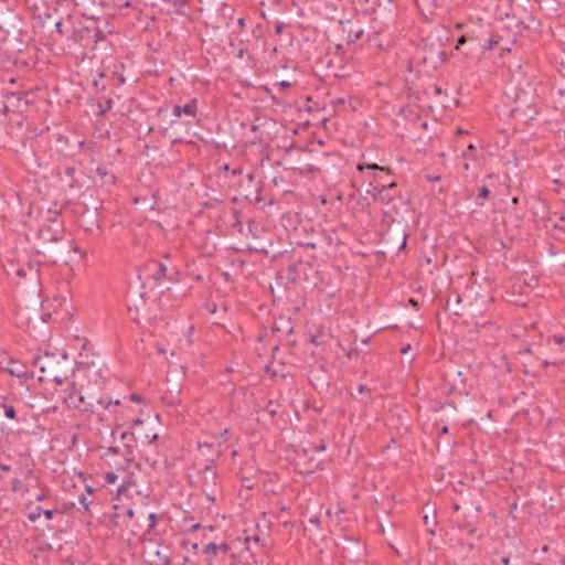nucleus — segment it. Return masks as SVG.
I'll list each match as a JSON object with an SVG mask.
<instances>
[{"label":"nucleus","mask_w":565,"mask_h":565,"mask_svg":"<svg viewBox=\"0 0 565 565\" xmlns=\"http://www.w3.org/2000/svg\"><path fill=\"white\" fill-rule=\"evenodd\" d=\"M536 97V86L534 82H531L529 79H524V82H520L515 96H514V103L515 104H524L526 108L530 110V114H525L524 119L525 120H532L534 119L535 115L537 114L535 107H534V100Z\"/></svg>","instance_id":"1"},{"label":"nucleus","mask_w":565,"mask_h":565,"mask_svg":"<svg viewBox=\"0 0 565 565\" xmlns=\"http://www.w3.org/2000/svg\"><path fill=\"white\" fill-rule=\"evenodd\" d=\"M71 245L72 242L70 241H64L60 244H41L40 248L36 250V254L42 257L41 262L50 265H56L57 263L64 260Z\"/></svg>","instance_id":"2"},{"label":"nucleus","mask_w":565,"mask_h":565,"mask_svg":"<svg viewBox=\"0 0 565 565\" xmlns=\"http://www.w3.org/2000/svg\"><path fill=\"white\" fill-rule=\"evenodd\" d=\"M341 50V45H337L334 52H329L320 58L319 63L326 66L328 70V76H333L335 78H344L348 76L347 66L343 63Z\"/></svg>","instance_id":"3"},{"label":"nucleus","mask_w":565,"mask_h":565,"mask_svg":"<svg viewBox=\"0 0 565 565\" xmlns=\"http://www.w3.org/2000/svg\"><path fill=\"white\" fill-rule=\"evenodd\" d=\"M373 189V198L382 204L391 203L397 195V183L395 181L382 182V178L374 175L370 181Z\"/></svg>","instance_id":"4"},{"label":"nucleus","mask_w":565,"mask_h":565,"mask_svg":"<svg viewBox=\"0 0 565 565\" xmlns=\"http://www.w3.org/2000/svg\"><path fill=\"white\" fill-rule=\"evenodd\" d=\"M130 428L134 429V436H136V443H140L141 447L151 448L152 445L158 440L159 435L152 428L145 425V422L140 418H134L130 423Z\"/></svg>","instance_id":"5"},{"label":"nucleus","mask_w":565,"mask_h":565,"mask_svg":"<svg viewBox=\"0 0 565 565\" xmlns=\"http://www.w3.org/2000/svg\"><path fill=\"white\" fill-rule=\"evenodd\" d=\"M102 406L105 409H108L113 405L119 406V399H113L109 396H100L94 397L93 395L85 396L83 394H78V403L74 404L75 408H79L83 412L95 413L96 406Z\"/></svg>","instance_id":"6"},{"label":"nucleus","mask_w":565,"mask_h":565,"mask_svg":"<svg viewBox=\"0 0 565 565\" xmlns=\"http://www.w3.org/2000/svg\"><path fill=\"white\" fill-rule=\"evenodd\" d=\"M202 479V491L205 494L206 499L211 502L215 501V493L217 490V472L211 465H205L204 468L200 471Z\"/></svg>","instance_id":"7"},{"label":"nucleus","mask_w":565,"mask_h":565,"mask_svg":"<svg viewBox=\"0 0 565 565\" xmlns=\"http://www.w3.org/2000/svg\"><path fill=\"white\" fill-rule=\"evenodd\" d=\"M64 228L56 218L52 220L51 225H44L39 230V238L42 244L54 243L60 244L64 242Z\"/></svg>","instance_id":"8"},{"label":"nucleus","mask_w":565,"mask_h":565,"mask_svg":"<svg viewBox=\"0 0 565 565\" xmlns=\"http://www.w3.org/2000/svg\"><path fill=\"white\" fill-rule=\"evenodd\" d=\"M147 269L156 284L161 282L163 278L173 281L175 279L174 276L178 274L174 267L168 269L167 265L159 260L149 262L147 264Z\"/></svg>","instance_id":"9"},{"label":"nucleus","mask_w":565,"mask_h":565,"mask_svg":"<svg viewBox=\"0 0 565 565\" xmlns=\"http://www.w3.org/2000/svg\"><path fill=\"white\" fill-rule=\"evenodd\" d=\"M79 224L84 228L85 232H88L93 235L100 236L103 234V230L100 227L99 214L97 210L86 209L81 217Z\"/></svg>","instance_id":"10"},{"label":"nucleus","mask_w":565,"mask_h":565,"mask_svg":"<svg viewBox=\"0 0 565 565\" xmlns=\"http://www.w3.org/2000/svg\"><path fill=\"white\" fill-rule=\"evenodd\" d=\"M0 372H6L11 374L12 376H17L19 379L29 380L33 377V372L29 371L25 365L21 364L18 361L9 360L7 362H0Z\"/></svg>","instance_id":"11"},{"label":"nucleus","mask_w":565,"mask_h":565,"mask_svg":"<svg viewBox=\"0 0 565 565\" xmlns=\"http://www.w3.org/2000/svg\"><path fill=\"white\" fill-rule=\"evenodd\" d=\"M29 106V102L21 93H10L6 96L3 110L4 113H22Z\"/></svg>","instance_id":"12"},{"label":"nucleus","mask_w":565,"mask_h":565,"mask_svg":"<svg viewBox=\"0 0 565 565\" xmlns=\"http://www.w3.org/2000/svg\"><path fill=\"white\" fill-rule=\"evenodd\" d=\"M74 39L82 46H93V22H90V18L87 19L85 25L74 31Z\"/></svg>","instance_id":"13"},{"label":"nucleus","mask_w":565,"mask_h":565,"mask_svg":"<svg viewBox=\"0 0 565 565\" xmlns=\"http://www.w3.org/2000/svg\"><path fill=\"white\" fill-rule=\"evenodd\" d=\"M114 406H115V408H114L113 413H114L115 428H113L111 433H110V436L113 438L115 437L116 429H119V428L124 427L125 425L131 423V422L127 420V417H128L127 413L132 412L131 408H129L128 406L121 405L120 402H119V406H117V405H114Z\"/></svg>","instance_id":"14"},{"label":"nucleus","mask_w":565,"mask_h":565,"mask_svg":"<svg viewBox=\"0 0 565 565\" xmlns=\"http://www.w3.org/2000/svg\"><path fill=\"white\" fill-rule=\"evenodd\" d=\"M137 449V445L132 443H125L124 449L121 450L118 446H110L108 447L107 451L105 452V456L109 455H121L126 461L131 462L135 459V451Z\"/></svg>","instance_id":"15"},{"label":"nucleus","mask_w":565,"mask_h":565,"mask_svg":"<svg viewBox=\"0 0 565 565\" xmlns=\"http://www.w3.org/2000/svg\"><path fill=\"white\" fill-rule=\"evenodd\" d=\"M198 99L191 98L186 104L184 105H174L172 108V115L174 117H181L182 115L196 117L198 114Z\"/></svg>","instance_id":"16"},{"label":"nucleus","mask_w":565,"mask_h":565,"mask_svg":"<svg viewBox=\"0 0 565 565\" xmlns=\"http://www.w3.org/2000/svg\"><path fill=\"white\" fill-rule=\"evenodd\" d=\"M140 454H141L142 459L147 463H149L151 467H154L158 463L159 458H160V454H159L158 446L156 445V443L152 445L151 448L141 447Z\"/></svg>","instance_id":"17"},{"label":"nucleus","mask_w":565,"mask_h":565,"mask_svg":"<svg viewBox=\"0 0 565 565\" xmlns=\"http://www.w3.org/2000/svg\"><path fill=\"white\" fill-rule=\"evenodd\" d=\"M90 22H93V45L97 44L100 41L106 39L105 30L99 25V20L95 18H90Z\"/></svg>","instance_id":"18"},{"label":"nucleus","mask_w":565,"mask_h":565,"mask_svg":"<svg viewBox=\"0 0 565 565\" xmlns=\"http://www.w3.org/2000/svg\"><path fill=\"white\" fill-rule=\"evenodd\" d=\"M95 172L100 178L102 185L115 184L116 177L114 174L109 173L106 167L99 166L96 168Z\"/></svg>","instance_id":"19"},{"label":"nucleus","mask_w":565,"mask_h":565,"mask_svg":"<svg viewBox=\"0 0 565 565\" xmlns=\"http://www.w3.org/2000/svg\"><path fill=\"white\" fill-rule=\"evenodd\" d=\"M41 362V358H36L34 359L33 363L34 365H39V369L41 372H46V370L49 369V374L53 376V380L54 382L57 384V385H61L64 380L66 379V375L64 374L63 376L62 375H58V374H54L52 371H51V365L49 363L46 364H40Z\"/></svg>","instance_id":"20"},{"label":"nucleus","mask_w":565,"mask_h":565,"mask_svg":"<svg viewBox=\"0 0 565 565\" xmlns=\"http://www.w3.org/2000/svg\"><path fill=\"white\" fill-rule=\"evenodd\" d=\"M7 399H8V397H3V402L0 403V407L3 409L4 416L8 419L17 420L18 419L17 409L13 405L8 404L6 402Z\"/></svg>","instance_id":"21"},{"label":"nucleus","mask_w":565,"mask_h":565,"mask_svg":"<svg viewBox=\"0 0 565 565\" xmlns=\"http://www.w3.org/2000/svg\"><path fill=\"white\" fill-rule=\"evenodd\" d=\"M364 169L379 170L380 172L386 173L387 175L391 174L390 168L381 167L376 163H359L358 164V170L363 171Z\"/></svg>","instance_id":"22"},{"label":"nucleus","mask_w":565,"mask_h":565,"mask_svg":"<svg viewBox=\"0 0 565 565\" xmlns=\"http://www.w3.org/2000/svg\"><path fill=\"white\" fill-rule=\"evenodd\" d=\"M511 114L514 117H520L523 121H526L524 119L525 114H530V110L526 108L524 104H516L514 108L511 109Z\"/></svg>","instance_id":"23"},{"label":"nucleus","mask_w":565,"mask_h":565,"mask_svg":"<svg viewBox=\"0 0 565 565\" xmlns=\"http://www.w3.org/2000/svg\"><path fill=\"white\" fill-rule=\"evenodd\" d=\"M172 3L173 11L179 14H185L184 8L191 0H169Z\"/></svg>","instance_id":"24"},{"label":"nucleus","mask_w":565,"mask_h":565,"mask_svg":"<svg viewBox=\"0 0 565 565\" xmlns=\"http://www.w3.org/2000/svg\"><path fill=\"white\" fill-rule=\"evenodd\" d=\"M75 172H76L75 167H66L64 169V175L68 179L67 186L70 189H74L75 188V183H74V174H75Z\"/></svg>","instance_id":"25"},{"label":"nucleus","mask_w":565,"mask_h":565,"mask_svg":"<svg viewBox=\"0 0 565 565\" xmlns=\"http://www.w3.org/2000/svg\"><path fill=\"white\" fill-rule=\"evenodd\" d=\"M418 6L423 4L426 7L431 6L435 9L443 8L445 0H417Z\"/></svg>","instance_id":"26"},{"label":"nucleus","mask_w":565,"mask_h":565,"mask_svg":"<svg viewBox=\"0 0 565 565\" xmlns=\"http://www.w3.org/2000/svg\"><path fill=\"white\" fill-rule=\"evenodd\" d=\"M460 526L466 529L469 535H473L477 531L476 525L470 522L467 516L463 518L462 522L460 523Z\"/></svg>","instance_id":"27"},{"label":"nucleus","mask_w":565,"mask_h":565,"mask_svg":"<svg viewBox=\"0 0 565 565\" xmlns=\"http://www.w3.org/2000/svg\"><path fill=\"white\" fill-rule=\"evenodd\" d=\"M120 439L126 441V443H132V444H136V436H134V429L131 430H126V431H122L120 434Z\"/></svg>","instance_id":"28"},{"label":"nucleus","mask_w":565,"mask_h":565,"mask_svg":"<svg viewBox=\"0 0 565 565\" xmlns=\"http://www.w3.org/2000/svg\"><path fill=\"white\" fill-rule=\"evenodd\" d=\"M148 521H149V524H148V527H147V533H149L157 524L158 520H159V515L154 512H151L148 514L147 516Z\"/></svg>","instance_id":"29"},{"label":"nucleus","mask_w":565,"mask_h":565,"mask_svg":"<svg viewBox=\"0 0 565 565\" xmlns=\"http://www.w3.org/2000/svg\"><path fill=\"white\" fill-rule=\"evenodd\" d=\"M113 107V100L108 99L105 104L99 103L98 104V115L104 116L108 110H110Z\"/></svg>","instance_id":"30"},{"label":"nucleus","mask_w":565,"mask_h":565,"mask_svg":"<svg viewBox=\"0 0 565 565\" xmlns=\"http://www.w3.org/2000/svg\"><path fill=\"white\" fill-rule=\"evenodd\" d=\"M10 28H11L10 19L4 14H0V30L4 31V32H9Z\"/></svg>","instance_id":"31"},{"label":"nucleus","mask_w":565,"mask_h":565,"mask_svg":"<svg viewBox=\"0 0 565 565\" xmlns=\"http://www.w3.org/2000/svg\"><path fill=\"white\" fill-rule=\"evenodd\" d=\"M298 170H299V173H300V174L305 175V174H311V173H315V172H317L319 169H318L316 166H313V164H306V166H303V167H301V168H298Z\"/></svg>","instance_id":"32"},{"label":"nucleus","mask_w":565,"mask_h":565,"mask_svg":"<svg viewBox=\"0 0 565 565\" xmlns=\"http://www.w3.org/2000/svg\"><path fill=\"white\" fill-rule=\"evenodd\" d=\"M203 553L206 555H216L217 554V547L215 543H209L204 546Z\"/></svg>","instance_id":"33"},{"label":"nucleus","mask_w":565,"mask_h":565,"mask_svg":"<svg viewBox=\"0 0 565 565\" xmlns=\"http://www.w3.org/2000/svg\"><path fill=\"white\" fill-rule=\"evenodd\" d=\"M565 341V337L561 334H554L550 338H547V344H551L552 342L561 345Z\"/></svg>","instance_id":"34"},{"label":"nucleus","mask_w":565,"mask_h":565,"mask_svg":"<svg viewBox=\"0 0 565 565\" xmlns=\"http://www.w3.org/2000/svg\"><path fill=\"white\" fill-rule=\"evenodd\" d=\"M23 488V482L22 480L15 478L11 481V490L12 492H19L21 491Z\"/></svg>","instance_id":"35"},{"label":"nucleus","mask_w":565,"mask_h":565,"mask_svg":"<svg viewBox=\"0 0 565 565\" xmlns=\"http://www.w3.org/2000/svg\"><path fill=\"white\" fill-rule=\"evenodd\" d=\"M118 479V476L115 472H106L104 476V480L106 483L111 484L115 483Z\"/></svg>","instance_id":"36"},{"label":"nucleus","mask_w":565,"mask_h":565,"mask_svg":"<svg viewBox=\"0 0 565 565\" xmlns=\"http://www.w3.org/2000/svg\"><path fill=\"white\" fill-rule=\"evenodd\" d=\"M478 196L480 199H488L490 196V190L488 189L487 185H482L480 189H479V192H478Z\"/></svg>","instance_id":"37"},{"label":"nucleus","mask_w":565,"mask_h":565,"mask_svg":"<svg viewBox=\"0 0 565 565\" xmlns=\"http://www.w3.org/2000/svg\"><path fill=\"white\" fill-rule=\"evenodd\" d=\"M42 514V508L36 507L35 511L29 515L30 521L35 522Z\"/></svg>","instance_id":"38"},{"label":"nucleus","mask_w":565,"mask_h":565,"mask_svg":"<svg viewBox=\"0 0 565 565\" xmlns=\"http://www.w3.org/2000/svg\"><path fill=\"white\" fill-rule=\"evenodd\" d=\"M79 503L83 505V508L87 511L88 510V507L89 504L92 503V501H88L87 497L82 494L79 497Z\"/></svg>","instance_id":"39"},{"label":"nucleus","mask_w":565,"mask_h":565,"mask_svg":"<svg viewBox=\"0 0 565 565\" xmlns=\"http://www.w3.org/2000/svg\"><path fill=\"white\" fill-rule=\"evenodd\" d=\"M156 554H157V556H159V557H160V559L162 561V563H163L164 565H172V559H171V557H170V556H167V555L161 556V554H160V552H159V551H158Z\"/></svg>","instance_id":"40"},{"label":"nucleus","mask_w":565,"mask_h":565,"mask_svg":"<svg viewBox=\"0 0 565 565\" xmlns=\"http://www.w3.org/2000/svg\"><path fill=\"white\" fill-rule=\"evenodd\" d=\"M129 401H131V402H136V403H142V402H143V398L141 397V395H140V394L132 393V394L129 396Z\"/></svg>","instance_id":"41"},{"label":"nucleus","mask_w":565,"mask_h":565,"mask_svg":"<svg viewBox=\"0 0 565 565\" xmlns=\"http://www.w3.org/2000/svg\"><path fill=\"white\" fill-rule=\"evenodd\" d=\"M216 547H217V552H222L224 554H226L231 548L227 543H222L220 545H216Z\"/></svg>","instance_id":"42"},{"label":"nucleus","mask_w":565,"mask_h":565,"mask_svg":"<svg viewBox=\"0 0 565 565\" xmlns=\"http://www.w3.org/2000/svg\"><path fill=\"white\" fill-rule=\"evenodd\" d=\"M55 511L54 510H43L42 514L45 516L46 520H52L54 516Z\"/></svg>","instance_id":"43"},{"label":"nucleus","mask_w":565,"mask_h":565,"mask_svg":"<svg viewBox=\"0 0 565 565\" xmlns=\"http://www.w3.org/2000/svg\"><path fill=\"white\" fill-rule=\"evenodd\" d=\"M277 86L281 89V90H285V89H288L291 87V84L287 81H281L277 84Z\"/></svg>","instance_id":"44"},{"label":"nucleus","mask_w":565,"mask_h":565,"mask_svg":"<svg viewBox=\"0 0 565 565\" xmlns=\"http://www.w3.org/2000/svg\"><path fill=\"white\" fill-rule=\"evenodd\" d=\"M550 225H551L554 230H563V227H561L557 223H553L551 217H548V218L546 220V224H545V226H546V227H548Z\"/></svg>","instance_id":"45"},{"label":"nucleus","mask_w":565,"mask_h":565,"mask_svg":"<svg viewBox=\"0 0 565 565\" xmlns=\"http://www.w3.org/2000/svg\"><path fill=\"white\" fill-rule=\"evenodd\" d=\"M63 26H64V23H63L62 21H57V22L55 23V31H56L57 33H60L61 35H63V34H64Z\"/></svg>","instance_id":"46"},{"label":"nucleus","mask_w":565,"mask_h":565,"mask_svg":"<svg viewBox=\"0 0 565 565\" xmlns=\"http://www.w3.org/2000/svg\"><path fill=\"white\" fill-rule=\"evenodd\" d=\"M468 40V36L467 35H461L458 40H457V44H456V49L459 50V47L465 44Z\"/></svg>","instance_id":"47"},{"label":"nucleus","mask_w":565,"mask_h":565,"mask_svg":"<svg viewBox=\"0 0 565 565\" xmlns=\"http://www.w3.org/2000/svg\"><path fill=\"white\" fill-rule=\"evenodd\" d=\"M370 391H371V390H370L365 384H360V385L358 386V392H359L360 394H363V393H370Z\"/></svg>","instance_id":"48"},{"label":"nucleus","mask_w":565,"mask_h":565,"mask_svg":"<svg viewBox=\"0 0 565 565\" xmlns=\"http://www.w3.org/2000/svg\"><path fill=\"white\" fill-rule=\"evenodd\" d=\"M498 43V41L493 40V39H490L487 43V45L484 46V49L487 50H492L494 47V45Z\"/></svg>","instance_id":"49"},{"label":"nucleus","mask_w":565,"mask_h":565,"mask_svg":"<svg viewBox=\"0 0 565 565\" xmlns=\"http://www.w3.org/2000/svg\"><path fill=\"white\" fill-rule=\"evenodd\" d=\"M557 364H558V362H557V361H547V360H543V361H542V365H543L544 367H547V366H550V365H557Z\"/></svg>","instance_id":"50"},{"label":"nucleus","mask_w":565,"mask_h":565,"mask_svg":"<svg viewBox=\"0 0 565 565\" xmlns=\"http://www.w3.org/2000/svg\"><path fill=\"white\" fill-rule=\"evenodd\" d=\"M433 90H434V95H435V96H439V95H441V94H443V89H441V87H439L438 85H434V86H433Z\"/></svg>","instance_id":"51"},{"label":"nucleus","mask_w":565,"mask_h":565,"mask_svg":"<svg viewBox=\"0 0 565 565\" xmlns=\"http://www.w3.org/2000/svg\"><path fill=\"white\" fill-rule=\"evenodd\" d=\"M313 448H315V450H317V451H323V450H326V445H324V443H323V441H320V443H319L318 445H316Z\"/></svg>","instance_id":"52"},{"label":"nucleus","mask_w":565,"mask_h":565,"mask_svg":"<svg viewBox=\"0 0 565 565\" xmlns=\"http://www.w3.org/2000/svg\"><path fill=\"white\" fill-rule=\"evenodd\" d=\"M309 342L315 344V345H319L320 342L318 341V335H311L310 339H309Z\"/></svg>","instance_id":"53"},{"label":"nucleus","mask_w":565,"mask_h":565,"mask_svg":"<svg viewBox=\"0 0 565 565\" xmlns=\"http://www.w3.org/2000/svg\"><path fill=\"white\" fill-rule=\"evenodd\" d=\"M284 30V24L282 23H278L276 26H275V33L279 34L281 33Z\"/></svg>","instance_id":"54"},{"label":"nucleus","mask_w":565,"mask_h":565,"mask_svg":"<svg viewBox=\"0 0 565 565\" xmlns=\"http://www.w3.org/2000/svg\"><path fill=\"white\" fill-rule=\"evenodd\" d=\"M45 499H46V494L43 491L35 497L36 501H43Z\"/></svg>","instance_id":"55"},{"label":"nucleus","mask_w":565,"mask_h":565,"mask_svg":"<svg viewBox=\"0 0 565 565\" xmlns=\"http://www.w3.org/2000/svg\"><path fill=\"white\" fill-rule=\"evenodd\" d=\"M181 546L184 547V548L185 547L191 548V543H190L189 540H182L181 541Z\"/></svg>","instance_id":"56"},{"label":"nucleus","mask_w":565,"mask_h":565,"mask_svg":"<svg viewBox=\"0 0 565 565\" xmlns=\"http://www.w3.org/2000/svg\"><path fill=\"white\" fill-rule=\"evenodd\" d=\"M427 181L429 182H436V181H439L440 180V177L439 175H436V177H431V175H427Z\"/></svg>","instance_id":"57"},{"label":"nucleus","mask_w":565,"mask_h":565,"mask_svg":"<svg viewBox=\"0 0 565 565\" xmlns=\"http://www.w3.org/2000/svg\"><path fill=\"white\" fill-rule=\"evenodd\" d=\"M309 522L318 525L320 523V519L318 516H312L309 519Z\"/></svg>","instance_id":"58"},{"label":"nucleus","mask_w":565,"mask_h":565,"mask_svg":"<svg viewBox=\"0 0 565 565\" xmlns=\"http://www.w3.org/2000/svg\"><path fill=\"white\" fill-rule=\"evenodd\" d=\"M363 36V30H359L354 33V40H360Z\"/></svg>","instance_id":"59"},{"label":"nucleus","mask_w":565,"mask_h":565,"mask_svg":"<svg viewBox=\"0 0 565 565\" xmlns=\"http://www.w3.org/2000/svg\"><path fill=\"white\" fill-rule=\"evenodd\" d=\"M0 469L2 471H10L11 467L9 465H6V463H0Z\"/></svg>","instance_id":"60"},{"label":"nucleus","mask_w":565,"mask_h":565,"mask_svg":"<svg viewBox=\"0 0 565 565\" xmlns=\"http://www.w3.org/2000/svg\"><path fill=\"white\" fill-rule=\"evenodd\" d=\"M501 563H502L503 565H510V557H509V556H503V557L501 558Z\"/></svg>","instance_id":"61"},{"label":"nucleus","mask_w":565,"mask_h":565,"mask_svg":"<svg viewBox=\"0 0 565 565\" xmlns=\"http://www.w3.org/2000/svg\"><path fill=\"white\" fill-rule=\"evenodd\" d=\"M250 540H253L255 543H258L260 539H259V536H258V535H255V536H253V537H246V540H245V541H246V542H249Z\"/></svg>","instance_id":"62"},{"label":"nucleus","mask_w":565,"mask_h":565,"mask_svg":"<svg viewBox=\"0 0 565 565\" xmlns=\"http://www.w3.org/2000/svg\"><path fill=\"white\" fill-rule=\"evenodd\" d=\"M448 433H449L448 427H447V426H444V427L440 429V431H439V436H441V435H446V434H448Z\"/></svg>","instance_id":"63"},{"label":"nucleus","mask_w":565,"mask_h":565,"mask_svg":"<svg viewBox=\"0 0 565 565\" xmlns=\"http://www.w3.org/2000/svg\"><path fill=\"white\" fill-rule=\"evenodd\" d=\"M188 563H190V557H189V556H186V555H184V556L182 557V563H181L180 565H186Z\"/></svg>","instance_id":"64"}]
</instances>
